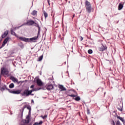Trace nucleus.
<instances>
[{
  "label": "nucleus",
  "instance_id": "f257e3e1",
  "mask_svg": "<svg viewBox=\"0 0 125 125\" xmlns=\"http://www.w3.org/2000/svg\"><path fill=\"white\" fill-rule=\"evenodd\" d=\"M38 38H39V34H38V36L37 37H34L33 38L29 39V38H26L25 37H19V40L21 41H22V42H35V41H37L38 40Z\"/></svg>",
  "mask_w": 125,
  "mask_h": 125
},
{
  "label": "nucleus",
  "instance_id": "f03ea898",
  "mask_svg": "<svg viewBox=\"0 0 125 125\" xmlns=\"http://www.w3.org/2000/svg\"><path fill=\"white\" fill-rule=\"evenodd\" d=\"M85 7L88 13H90L91 11H92V7H91V4H90V2L88 1V0L85 1Z\"/></svg>",
  "mask_w": 125,
  "mask_h": 125
},
{
  "label": "nucleus",
  "instance_id": "7ed1b4c3",
  "mask_svg": "<svg viewBox=\"0 0 125 125\" xmlns=\"http://www.w3.org/2000/svg\"><path fill=\"white\" fill-rule=\"evenodd\" d=\"M30 123V118L27 116L26 119L23 120L21 123V125H31V124L28 125Z\"/></svg>",
  "mask_w": 125,
  "mask_h": 125
},
{
  "label": "nucleus",
  "instance_id": "20e7f679",
  "mask_svg": "<svg viewBox=\"0 0 125 125\" xmlns=\"http://www.w3.org/2000/svg\"><path fill=\"white\" fill-rule=\"evenodd\" d=\"M75 92L76 94H71V95H68V96H70V97H75L73 98V99L75 100V101H80L81 100V97L80 96H78V94Z\"/></svg>",
  "mask_w": 125,
  "mask_h": 125
},
{
  "label": "nucleus",
  "instance_id": "39448f33",
  "mask_svg": "<svg viewBox=\"0 0 125 125\" xmlns=\"http://www.w3.org/2000/svg\"><path fill=\"white\" fill-rule=\"evenodd\" d=\"M9 72L8 71V70L5 67H2L1 69V75H5L6 76H7L8 75Z\"/></svg>",
  "mask_w": 125,
  "mask_h": 125
},
{
  "label": "nucleus",
  "instance_id": "423d86ee",
  "mask_svg": "<svg viewBox=\"0 0 125 125\" xmlns=\"http://www.w3.org/2000/svg\"><path fill=\"white\" fill-rule=\"evenodd\" d=\"M30 95L29 89H24L23 92L21 93L22 96H29Z\"/></svg>",
  "mask_w": 125,
  "mask_h": 125
},
{
  "label": "nucleus",
  "instance_id": "0eeeda50",
  "mask_svg": "<svg viewBox=\"0 0 125 125\" xmlns=\"http://www.w3.org/2000/svg\"><path fill=\"white\" fill-rule=\"evenodd\" d=\"M9 92L10 93H12L13 94H20L21 93V90H9Z\"/></svg>",
  "mask_w": 125,
  "mask_h": 125
},
{
  "label": "nucleus",
  "instance_id": "6e6552de",
  "mask_svg": "<svg viewBox=\"0 0 125 125\" xmlns=\"http://www.w3.org/2000/svg\"><path fill=\"white\" fill-rule=\"evenodd\" d=\"M106 49H107V46H104L103 44L101 46L98 48L99 51H104V50H106Z\"/></svg>",
  "mask_w": 125,
  "mask_h": 125
},
{
  "label": "nucleus",
  "instance_id": "1a4fd4ad",
  "mask_svg": "<svg viewBox=\"0 0 125 125\" xmlns=\"http://www.w3.org/2000/svg\"><path fill=\"white\" fill-rule=\"evenodd\" d=\"M10 80L12 81V82H13V83H20V82H19L18 81V79H17V78H16L13 76H10Z\"/></svg>",
  "mask_w": 125,
  "mask_h": 125
},
{
  "label": "nucleus",
  "instance_id": "9d476101",
  "mask_svg": "<svg viewBox=\"0 0 125 125\" xmlns=\"http://www.w3.org/2000/svg\"><path fill=\"white\" fill-rule=\"evenodd\" d=\"M9 40V38L8 37H7L5 39H4V40L1 46L0 47V49L2 48V47H3V46H4V45H5V44H6V43H7V42H8Z\"/></svg>",
  "mask_w": 125,
  "mask_h": 125
},
{
  "label": "nucleus",
  "instance_id": "9b49d317",
  "mask_svg": "<svg viewBox=\"0 0 125 125\" xmlns=\"http://www.w3.org/2000/svg\"><path fill=\"white\" fill-rule=\"evenodd\" d=\"M46 88L47 90H51V89H53V85L52 84H47L46 85Z\"/></svg>",
  "mask_w": 125,
  "mask_h": 125
},
{
  "label": "nucleus",
  "instance_id": "f8f14e48",
  "mask_svg": "<svg viewBox=\"0 0 125 125\" xmlns=\"http://www.w3.org/2000/svg\"><path fill=\"white\" fill-rule=\"evenodd\" d=\"M36 82L39 86H42V85H43V83H42L41 79H37Z\"/></svg>",
  "mask_w": 125,
  "mask_h": 125
},
{
  "label": "nucleus",
  "instance_id": "ddd939ff",
  "mask_svg": "<svg viewBox=\"0 0 125 125\" xmlns=\"http://www.w3.org/2000/svg\"><path fill=\"white\" fill-rule=\"evenodd\" d=\"M0 88L1 89V90H8V91H9V90H10V89H8L7 88V87L6 86V85H3L2 86H0Z\"/></svg>",
  "mask_w": 125,
  "mask_h": 125
},
{
  "label": "nucleus",
  "instance_id": "4468645a",
  "mask_svg": "<svg viewBox=\"0 0 125 125\" xmlns=\"http://www.w3.org/2000/svg\"><path fill=\"white\" fill-rule=\"evenodd\" d=\"M40 89H42V88H33L30 90H29V93L30 94H32V92H34V91H38V90H40Z\"/></svg>",
  "mask_w": 125,
  "mask_h": 125
},
{
  "label": "nucleus",
  "instance_id": "2eb2a0df",
  "mask_svg": "<svg viewBox=\"0 0 125 125\" xmlns=\"http://www.w3.org/2000/svg\"><path fill=\"white\" fill-rule=\"evenodd\" d=\"M26 24L29 26H32V25L35 24V21L32 20L26 22Z\"/></svg>",
  "mask_w": 125,
  "mask_h": 125
},
{
  "label": "nucleus",
  "instance_id": "dca6fc26",
  "mask_svg": "<svg viewBox=\"0 0 125 125\" xmlns=\"http://www.w3.org/2000/svg\"><path fill=\"white\" fill-rule=\"evenodd\" d=\"M8 35V30H6L3 33V34L1 36L2 39H4V38L6 37Z\"/></svg>",
  "mask_w": 125,
  "mask_h": 125
},
{
  "label": "nucleus",
  "instance_id": "f3484780",
  "mask_svg": "<svg viewBox=\"0 0 125 125\" xmlns=\"http://www.w3.org/2000/svg\"><path fill=\"white\" fill-rule=\"evenodd\" d=\"M34 24H35L36 27L38 28V35H40L41 33V27H40V25L37 23L35 22Z\"/></svg>",
  "mask_w": 125,
  "mask_h": 125
},
{
  "label": "nucleus",
  "instance_id": "a211bd4d",
  "mask_svg": "<svg viewBox=\"0 0 125 125\" xmlns=\"http://www.w3.org/2000/svg\"><path fill=\"white\" fill-rule=\"evenodd\" d=\"M116 118L117 119H119V120H120V121H121V122H123V124H125V121L124 120V118L123 117L117 115Z\"/></svg>",
  "mask_w": 125,
  "mask_h": 125
},
{
  "label": "nucleus",
  "instance_id": "6ab92c4d",
  "mask_svg": "<svg viewBox=\"0 0 125 125\" xmlns=\"http://www.w3.org/2000/svg\"><path fill=\"white\" fill-rule=\"evenodd\" d=\"M122 8H124V4L119 3L118 6V10H122Z\"/></svg>",
  "mask_w": 125,
  "mask_h": 125
},
{
  "label": "nucleus",
  "instance_id": "aec40b11",
  "mask_svg": "<svg viewBox=\"0 0 125 125\" xmlns=\"http://www.w3.org/2000/svg\"><path fill=\"white\" fill-rule=\"evenodd\" d=\"M26 108H27L28 110H31V106H27V105H25L22 108V112H24V110H25Z\"/></svg>",
  "mask_w": 125,
  "mask_h": 125
},
{
  "label": "nucleus",
  "instance_id": "412c9836",
  "mask_svg": "<svg viewBox=\"0 0 125 125\" xmlns=\"http://www.w3.org/2000/svg\"><path fill=\"white\" fill-rule=\"evenodd\" d=\"M42 125V121H40L39 123L36 122L34 124H33V125Z\"/></svg>",
  "mask_w": 125,
  "mask_h": 125
},
{
  "label": "nucleus",
  "instance_id": "4be33fe9",
  "mask_svg": "<svg viewBox=\"0 0 125 125\" xmlns=\"http://www.w3.org/2000/svg\"><path fill=\"white\" fill-rule=\"evenodd\" d=\"M9 88H13L14 87V83H11L9 85Z\"/></svg>",
  "mask_w": 125,
  "mask_h": 125
},
{
  "label": "nucleus",
  "instance_id": "5701e85b",
  "mask_svg": "<svg viewBox=\"0 0 125 125\" xmlns=\"http://www.w3.org/2000/svg\"><path fill=\"white\" fill-rule=\"evenodd\" d=\"M43 14H44V16L45 18V19L47 18V17L48 16V14H47V13H46V12H45V11H44Z\"/></svg>",
  "mask_w": 125,
  "mask_h": 125
},
{
  "label": "nucleus",
  "instance_id": "b1692460",
  "mask_svg": "<svg viewBox=\"0 0 125 125\" xmlns=\"http://www.w3.org/2000/svg\"><path fill=\"white\" fill-rule=\"evenodd\" d=\"M37 12L36 10H34L32 13V15H33V16H35V15H37Z\"/></svg>",
  "mask_w": 125,
  "mask_h": 125
},
{
  "label": "nucleus",
  "instance_id": "393cba45",
  "mask_svg": "<svg viewBox=\"0 0 125 125\" xmlns=\"http://www.w3.org/2000/svg\"><path fill=\"white\" fill-rule=\"evenodd\" d=\"M41 118H42V119H43V120H45V119H46V118H47V115H45L44 116L42 115H41Z\"/></svg>",
  "mask_w": 125,
  "mask_h": 125
},
{
  "label": "nucleus",
  "instance_id": "a878e982",
  "mask_svg": "<svg viewBox=\"0 0 125 125\" xmlns=\"http://www.w3.org/2000/svg\"><path fill=\"white\" fill-rule=\"evenodd\" d=\"M59 88H60V89H61V91H63V85H59Z\"/></svg>",
  "mask_w": 125,
  "mask_h": 125
},
{
  "label": "nucleus",
  "instance_id": "bb28decb",
  "mask_svg": "<svg viewBox=\"0 0 125 125\" xmlns=\"http://www.w3.org/2000/svg\"><path fill=\"white\" fill-rule=\"evenodd\" d=\"M42 58H43V55L41 56L38 59V61H42Z\"/></svg>",
  "mask_w": 125,
  "mask_h": 125
},
{
  "label": "nucleus",
  "instance_id": "cd10ccee",
  "mask_svg": "<svg viewBox=\"0 0 125 125\" xmlns=\"http://www.w3.org/2000/svg\"><path fill=\"white\" fill-rule=\"evenodd\" d=\"M88 93H89L90 94H91L92 95H94L95 94V92L94 91L91 90V91H90L89 92H88Z\"/></svg>",
  "mask_w": 125,
  "mask_h": 125
},
{
  "label": "nucleus",
  "instance_id": "c85d7f7f",
  "mask_svg": "<svg viewBox=\"0 0 125 125\" xmlns=\"http://www.w3.org/2000/svg\"><path fill=\"white\" fill-rule=\"evenodd\" d=\"M93 52V51H92V50H91V49H89L88 50V53L89 54H92Z\"/></svg>",
  "mask_w": 125,
  "mask_h": 125
},
{
  "label": "nucleus",
  "instance_id": "c756f323",
  "mask_svg": "<svg viewBox=\"0 0 125 125\" xmlns=\"http://www.w3.org/2000/svg\"><path fill=\"white\" fill-rule=\"evenodd\" d=\"M11 35H13L14 36H16V33L13 31V30H11Z\"/></svg>",
  "mask_w": 125,
  "mask_h": 125
},
{
  "label": "nucleus",
  "instance_id": "7c9ffc66",
  "mask_svg": "<svg viewBox=\"0 0 125 125\" xmlns=\"http://www.w3.org/2000/svg\"><path fill=\"white\" fill-rule=\"evenodd\" d=\"M121 122L118 120L117 122H116V125H121Z\"/></svg>",
  "mask_w": 125,
  "mask_h": 125
},
{
  "label": "nucleus",
  "instance_id": "2f4dec72",
  "mask_svg": "<svg viewBox=\"0 0 125 125\" xmlns=\"http://www.w3.org/2000/svg\"><path fill=\"white\" fill-rule=\"evenodd\" d=\"M117 109L119 110V111H123V109L122 108V107H119V106L117 107Z\"/></svg>",
  "mask_w": 125,
  "mask_h": 125
},
{
  "label": "nucleus",
  "instance_id": "473e14b6",
  "mask_svg": "<svg viewBox=\"0 0 125 125\" xmlns=\"http://www.w3.org/2000/svg\"><path fill=\"white\" fill-rule=\"evenodd\" d=\"M34 87H35V85H34V84L30 86V88H33V89H34V88H34Z\"/></svg>",
  "mask_w": 125,
  "mask_h": 125
},
{
  "label": "nucleus",
  "instance_id": "72a5a7b5",
  "mask_svg": "<svg viewBox=\"0 0 125 125\" xmlns=\"http://www.w3.org/2000/svg\"><path fill=\"white\" fill-rule=\"evenodd\" d=\"M111 125H115V121H112V123H111Z\"/></svg>",
  "mask_w": 125,
  "mask_h": 125
},
{
  "label": "nucleus",
  "instance_id": "f704fd0d",
  "mask_svg": "<svg viewBox=\"0 0 125 125\" xmlns=\"http://www.w3.org/2000/svg\"><path fill=\"white\" fill-rule=\"evenodd\" d=\"M21 48H24V45L22 44L20 46Z\"/></svg>",
  "mask_w": 125,
  "mask_h": 125
},
{
  "label": "nucleus",
  "instance_id": "c9c22d12",
  "mask_svg": "<svg viewBox=\"0 0 125 125\" xmlns=\"http://www.w3.org/2000/svg\"><path fill=\"white\" fill-rule=\"evenodd\" d=\"M49 0H47V2H48L49 5H50V3L49 2Z\"/></svg>",
  "mask_w": 125,
  "mask_h": 125
},
{
  "label": "nucleus",
  "instance_id": "e433bc0d",
  "mask_svg": "<svg viewBox=\"0 0 125 125\" xmlns=\"http://www.w3.org/2000/svg\"><path fill=\"white\" fill-rule=\"evenodd\" d=\"M62 26H63V19H62Z\"/></svg>",
  "mask_w": 125,
  "mask_h": 125
},
{
  "label": "nucleus",
  "instance_id": "4c0bfd02",
  "mask_svg": "<svg viewBox=\"0 0 125 125\" xmlns=\"http://www.w3.org/2000/svg\"><path fill=\"white\" fill-rule=\"evenodd\" d=\"M83 38L82 37H81V42H82V41H83Z\"/></svg>",
  "mask_w": 125,
  "mask_h": 125
},
{
  "label": "nucleus",
  "instance_id": "58836bf2",
  "mask_svg": "<svg viewBox=\"0 0 125 125\" xmlns=\"http://www.w3.org/2000/svg\"><path fill=\"white\" fill-rule=\"evenodd\" d=\"M63 90L64 91V90H66V88H65V87H63Z\"/></svg>",
  "mask_w": 125,
  "mask_h": 125
},
{
  "label": "nucleus",
  "instance_id": "ea45409f",
  "mask_svg": "<svg viewBox=\"0 0 125 125\" xmlns=\"http://www.w3.org/2000/svg\"><path fill=\"white\" fill-rule=\"evenodd\" d=\"M30 95H32V96H33L34 94H32V93H31V94H30Z\"/></svg>",
  "mask_w": 125,
  "mask_h": 125
},
{
  "label": "nucleus",
  "instance_id": "a19ab883",
  "mask_svg": "<svg viewBox=\"0 0 125 125\" xmlns=\"http://www.w3.org/2000/svg\"><path fill=\"white\" fill-rule=\"evenodd\" d=\"M75 17V14L73 15L72 18H74Z\"/></svg>",
  "mask_w": 125,
  "mask_h": 125
},
{
  "label": "nucleus",
  "instance_id": "79ce46f5",
  "mask_svg": "<svg viewBox=\"0 0 125 125\" xmlns=\"http://www.w3.org/2000/svg\"><path fill=\"white\" fill-rule=\"evenodd\" d=\"M1 40H2L1 39V40L0 39V42H1Z\"/></svg>",
  "mask_w": 125,
  "mask_h": 125
},
{
  "label": "nucleus",
  "instance_id": "37998d69",
  "mask_svg": "<svg viewBox=\"0 0 125 125\" xmlns=\"http://www.w3.org/2000/svg\"><path fill=\"white\" fill-rule=\"evenodd\" d=\"M32 102H34V101L33 100H32Z\"/></svg>",
  "mask_w": 125,
  "mask_h": 125
},
{
  "label": "nucleus",
  "instance_id": "c03bdc74",
  "mask_svg": "<svg viewBox=\"0 0 125 125\" xmlns=\"http://www.w3.org/2000/svg\"><path fill=\"white\" fill-rule=\"evenodd\" d=\"M89 111H88V114H89Z\"/></svg>",
  "mask_w": 125,
  "mask_h": 125
},
{
  "label": "nucleus",
  "instance_id": "a18cd8bd",
  "mask_svg": "<svg viewBox=\"0 0 125 125\" xmlns=\"http://www.w3.org/2000/svg\"><path fill=\"white\" fill-rule=\"evenodd\" d=\"M20 27H21V26H19V28H20Z\"/></svg>",
  "mask_w": 125,
  "mask_h": 125
},
{
  "label": "nucleus",
  "instance_id": "49530a36",
  "mask_svg": "<svg viewBox=\"0 0 125 125\" xmlns=\"http://www.w3.org/2000/svg\"><path fill=\"white\" fill-rule=\"evenodd\" d=\"M87 111H88V112H89V110H88Z\"/></svg>",
  "mask_w": 125,
  "mask_h": 125
}]
</instances>
